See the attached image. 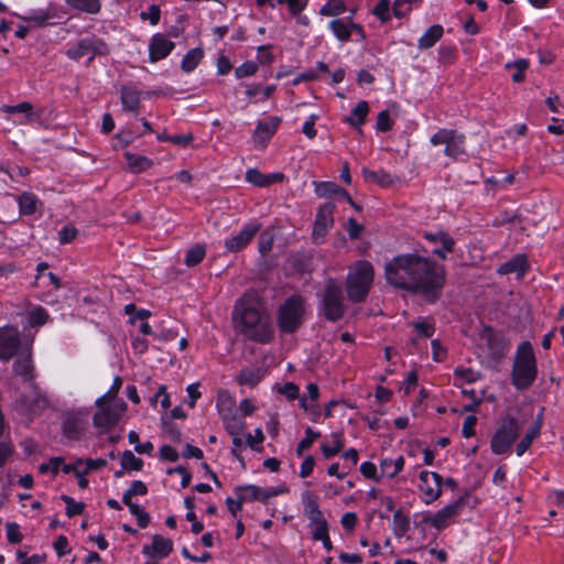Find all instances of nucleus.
Wrapping results in <instances>:
<instances>
[{"instance_id": "69168bd1", "label": "nucleus", "mask_w": 564, "mask_h": 564, "mask_svg": "<svg viewBox=\"0 0 564 564\" xmlns=\"http://www.w3.org/2000/svg\"><path fill=\"white\" fill-rule=\"evenodd\" d=\"M63 434L68 438H77L79 427L75 420H66L63 424Z\"/></svg>"}, {"instance_id": "4468645a", "label": "nucleus", "mask_w": 564, "mask_h": 564, "mask_svg": "<svg viewBox=\"0 0 564 564\" xmlns=\"http://www.w3.org/2000/svg\"><path fill=\"white\" fill-rule=\"evenodd\" d=\"M423 237L434 245L431 252L441 260H445L447 253L454 251L455 240L445 231L425 232Z\"/></svg>"}, {"instance_id": "1a4fd4ad", "label": "nucleus", "mask_w": 564, "mask_h": 564, "mask_svg": "<svg viewBox=\"0 0 564 564\" xmlns=\"http://www.w3.org/2000/svg\"><path fill=\"white\" fill-rule=\"evenodd\" d=\"M470 495L465 492L454 502L445 506L443 509L438 510L433 517H425L424 522L430 523L437 530L444 529L448 525L449 521L457 517L463 508L469 502Z\"/></svg>"}, {"instance_id": "13d9d810", "label": "nucleus", "mask_w": 564, "mask_h": 564, "mask_svg": "<svg viewBox=\"0 0 564 564\" xmlns=\"http://www.w3.org/2000/svg\"><path fill=\"white\" fill-rule=\"evenodd\" d=\"M77 236V229L72 226H65L63 229L58 232V240L62 245L72 242Z\"/></svg>"}, {"instance_id": "3c124183", "label": "nucleus", "mask_w": 564, "mask_h": 564, "mask_svg": "<svg viewBox=\"0 0 564 564\" xmlns=\"http://www.w3.org/2000/svg\"><path fill=\"white\" fill-rule=\"evenodd\" d=\"M47 319V312L43 307L39 306L30 313L29 322L32 326H41L44 325Z\"/></svg>"}, {"instance_id": "603ef678", "label": "nucleus", "mask_w": 564, "mask_h": 564, "mask_svg": "<svg viewBox=\"0 0 564 564\" xmlns=\"http://www.w3.org/2000/svg\"><path fill=\"white\" fill-rule=\"evenodd\" d=\"M148 494V487L147 485L141 481V480H134L130 488L123 494L122 497H126V499L128 500V498H131L133 496H144Z\"/></svg>"}, {"instance_id": "20e7f679", "label": "nucleus", "mask_w": 564, "mask_h": 564, "mask_svg": "<svg viewBox=\"0 0 564 564\" xmlns=\"http://www.w3.org/2000/svg\"><path fill=\"white\" fill-rule=\"evenodd\" d=\"M373 267L368 261H358L346 278L348 299L354 303L364 302L373 282Z\"/></svg>"}, {"instance_id": "7ed1b4c3", "label": "nucleus", "mask_w": 564, "mask_h": 564, "mask_svg": "<svg viewBox=\"0 0 564 564\" xmlns=\"http://www.w3.org/2000/svg\"><path fill=\"white\" fill-rule=\"evenodd\" d=\"M538 375L536 360L533 348L529 341H523L517 350L511 377L512 384L518 390H525L532 386Z\"/></svg>"}, {"instance_id": "79ce46f5", "label": "nucleus", "mask_w": 564, "mask_h": 564, "mask_svg": "<svg viewBox=\"0 0 564 564\" xmlns=\"http://www.w3.org/2000/svg\"><path fill=\"white\" fill-rule=\"evenodd\" d=\"M315 193L319 197H330L337 194L339 185L334 182H314Z\"/></svg>"}, {"instance_id": "58836bf2", "label": "nucleus", "mask_w": 564, "mask_h": 564, "mask_svg": "<svg viewBox=\"0 0 564 564\" xmlns=\"http://www.w3.org/2000/svg\"><path fill=\"white\" fill-rule=\"evenodd\" d=\"M206 254L204 245H196L186 252L185 264L187 267H194L200 263Z\"/></svg>"}, {"instance_id": "774afa93", "label": "nucleus", "mask_w": 564, "mask_h": 564, "mask_svg": "<svg viewBox=\"0 0 564 564\" xmlns=\"http://www.w3.org/2000/svg\"><path fill=\"white\" fill-rule=\"evenodd\" d=\"M140 17H141L142 20H147L148 19L152 25H155V24L159 23L160 17H161L160 7L156 6V4H152L149 8V11L148 12H142Z\"/></svg>"}, {"instance_id": "bf43d9fd", "label": "nucleus", "mask_w": 564, "mask_h": 564, "mask_svg": "<svg viewBox=\"0 0 564 564\" xmlns=\"http://www.w3.org/2000/svg\"><path fill=\"white\" fill-rule=\"evenodd\" d=\"M413 327L415 328V330L417 332L419 335H421L425 338L432 337L435 332L434 325L430 324L425 321H420V322L413 323Z\"/></svg>"}, {"instance_id": "f3484780", "label": "nucleus", "mask_w": 564, "mask_h": 564, "mask_svg": "<svg viewBox=\"0 0 564 564\" xmlns=\"http://www.w3.org/2000/svg\"><path fill=\"white\" fill-rule=\"evenodd\" d=\"M174 47V42L167 40L163 34L153 35L149 45L150 61L155 63L166 57Z\"/></svg>"}, {"instance_id": "72a5a7b5", "label": "nucleus", "mask_w": 564, "mask_h": 564, "mask_svg": "<svg viewBox=\"0 0 564 564\" xmlns=\"http://www.w3.org/2000/svg\"><path fill=\"white\" fill-rule=\"evenodd\" d=\"M204 56L202 48H193L186 53L182 59L181 67L184 72L189 73L196 68Z\"/></svg>"}, {"instance_id": "e2e57ef3", "label": "nucleus", "mask_w": 564, "mask_h": 564, "mask_svg": "<svg viewBox=\"0 0 564 564\" xmlns=\"http://www.w3.org/2000/svg\"><path fill=\"white\" fill-rule=\"evenodd\" d=\"M52 17V14H50L47 11H43V10H39V11H33L31 12L28 17H25L24 19L26 21H30V22H34L35 25H43L50 18Z\"/></svg>"}, {"instance_id": "c756f323", "label": "nucleus", "mask_w": 564, "mask_h": 564, "mask_svg": "<svg viewBox=\"0 0 564 564\" xmlns=\"http://www.w3.org/2000/svg\"><path fill=\"white\" fill-rule=\"evenodd\" d=\"M264 372L260 368H246L237 377L239 384L256 387L263 378Z\"/></svg>"}, {"instance_id": "338daca9", "label": "nucleus", "mask_w": 564, "mask_h": 564, "mask_svg": "<svg viewBox=\"0 0 564 564\" xmlns=\"http://www.w3.org/2000/svg\"><path fill=\"white\" fill-rule=\"evenodd\" d=\"M278 391L284 394L288 400H295L299 398V387L293 382H286L283 387H279Z\"/></svg>"}, {"instance_id": "9b49d317", "label": "nucleus", "mask_w": 564, "mask_h": 564, "mask_svg": "<svg viewBox=\"0 0 564 564\" xmlns=\"http://www.w3.org/2000/svg\"><path fill=\"white\" fill-rule=\"evenodd\" d=\"M335 205L333 203L323 204L316 214L312 237L315 242H321L327 235L328 229L334 224Z\"/></svg>"}, {"instance_id": "680f3d73", "label": "nucleus", "mask_w": 564, "mask_h": 564, "mask_svg": "<svg viewBox=\"0 0 564 564\" xmlns=\"http://www.w3.org/2000/svg\"><path fill=\"white\" fill-rule=\"evenodd\" d=\"M346 229L351 239H358L365 230V227L361 224H358L354 217H350L348 218Z\"/></svg>"}, {"instance_id": "2eb2a0df", "label": "nucleus", "mask_w": 564, "mask_h": 564, "mask_svg": "<svg viewBox=\"0 0 564 564\" xmlns=\"http://www.w3.org/2000/svg\"><path fill=\"white\" fill-rule=\"evenodd\" d=\"M260 224H248L246 225L238 235L232 238L226 240L225 247L229 252H239L243 248H246L254 236L260 230Z\"/></svg>"}, {"instance_id": "6e6552de", "label": "nucleus", "mask_w": 564, "mask_h": 564, "mask_svg": "<svg viewBox=\"0 0 564 564\" xmlns=\"http://www.w3.org/2000/svg\"><path fill=\"white\" fill-rule=\"evenodd\" d=\"M108 53L109 47L107 43L98 37L83 39L75 46L66 51L67 57L72 59H78L88 55V62H91L97 55H107Z\"/></svg>"}, {"instance_id": "4be33fe9", "label": "nucleus", "mask_w": 564, "mask_h": 564, "mask_svg": "<svg viewBox=\"0 0 564 564\" xmlns=\"http://www.w3.org/2000/svg\"><path fill=\"white\" fill-rule=\"evenodd\" d=\"M543 424V410L536 416L530 429L517 445V455L522 456L531 446L532 442L540 435Z\"/></svg>"}, {"instance_id": "423d86ee", "label": "nucleus", "mask_w": 564, "mask_h": 564, "mask_svg": "<svg viewBox=\"0 0 564 564\" xmlns=\"http://www.w3.org/2000/svg\"><path fill=\"white\" fill-rule=\"evenodd\" d=\"M321 308L324 317L329 322H337L345 315L343 289L333 279L327 280L324 285Z\"/></svg>"}, {"instance_id": "6ab92c4d", "label": "nucleus", "mask_w": 564, "mask_h": 564, "mask_svg": "<svg viewBox=\"0 0 564 564\" xmlns=\"http://www.w3.org/2000/svg\"><path fill=\"white\" fill-rule=\"evenodd\" d=\"M13 371L17 376L22 377L25 381H31L34 378V368L30 346H25L21 349L17 360L13 364Z\"/></svg>"}, {"instance_id": "37998d69", "label": "nucleus", "mask_w": 564, "mask_h": 564, "mask_svg": "<svg viewBox=\"0 0 564 564\" xmlns=\"http://www.w3.org/2000/svg\"><path fill=\"white\" fill-rule=\"evenodd\" d=\"M321 437L319 432H314L311 427L305 430V437L297 444L296 455L302 456L303 452L308 449L315 440Z\"/></svg>"}, {"instance_id": "412c9836", "label": "nucleus", "mask_w": 564, "mask_h": 564, "mask_svg": "<svg viewBox=\"0 0 564 564\" xmlns=\"http://www.w3.org/2000/svg\"><path fill=\"white\" fill-rule=\"evenodd\" d=\"M529 270L528 259L524 254H517L497 269L499 274L516 273L518 278L523 276Z\"/></svg>"}, {"instance_id": "6e6d98bb", "label": "nucleus", "mask_w": 564, "mask_h": 564, "mask_svg": "<svg viewBox=\"0 0 564 564\" xmlns=\"http://www.w3.org/2000/svg\"><path fill=\"white\" fill-rule=\"evenodd\" d=\"M7 528V536L8 541L12 544L20 543L23 539L22 533L20 532V527L15 522H9L6 525Z\"/></svg>"}, {"instance_id": "052dcab7", "label": "nucleus", "mask_w": 564, "mask_h": 564, "mask_svg": "<svg viewBox=\"0 0 564 564\" xmlns=\"http://www.w3.org/2000/svg\"><path fill=\"white\" fill-rule=\"evenodd\" d=\"M311 525H314V530L312 531L313 540H315V541L323 540L328 534V523L326 520L312 523Z\"/></svg>"}, {"instance_id": "5fc2aeb1", "label": "nucleus", "mask_w": 564, "mask_h": 564, "mask_svg": "<svg viewBox=\"0 0 564 564\" xmlns=\"http://www.w3.org/2000/svg\"><path fill=\"white\" fill-rule=\"evenodd\" d=\"M246 180L259 187H265V174L257 169H249L246 173Z\"/></svg>"}, {"instance_id": "a211bd4d", "label": "nucleus", "mask_w": 564, "mask_h": 564, "mask_svg": "<svg viewBox=\"0 0 564 564\" xmlns=\"http://www.w3.org/2000/svg\"><path fill=\"white\" fill-rule=\"evenodd\" d=\"M280 123V117H272L269 121H259L253 133L254 143H257L261 149H264L268 141L275 133Z\"/></svg>"}, {"instance_id": "0e129e2a", "label": "nucleus", "mask_w": 564, "mask_h": 564, "mask_svg": "<svg viewBox=\"0 0 564 564\" xmlns=\"http://www.w3.org/2000/svg\"><path fill=\"white\" fill-rule=\"evenodd\" d=\"M360 473L364 477L373 479L376 481L380 480V476L377 474V466L371 462H365L360 466Z\"/></svg>"}, {"instance_id": "09e8293b", "label": "nucleus", "mask_w": 564, "mask_h": 564, "mask_svg": "<svg viewBox=\"0 0 564 564\" xmlns=\"http://www.w3.org/2000/svg\"><path fill=\"white\" fill-rule=\"evenodd\" d=\"M454 375L456 378L467 383L476 382L481 378V373L471 368H456Z\"/></svg>"}, {"instance_id": "cd10ccee", "label": "nucleus", "mask_w": 564, "mask_h": 564, "mask_svg": "<svg viewBox=\"0 0 564 564\" xmlns=\"http://www.w3.org/2000/svg\"><path fill=\"white\" fill-rule=\"evenodd\" d=\"M404 458L403 456H399L397 459L384 458L380 462V476H386L388 478L395 477L403 468Z\"/></svg>"}, {"instance_id": "c03bdc74", "label": "nucleus", "mask_w": 564, "mask_h": 564, "mask_svg": "<svg viewBox=\"0 0 564 564\" xmlns=\"http://www.w3.org/2000/svg\"><path fill=\"white\" fill-rule=\"evenodd\" d=\"M464 143L465 137L459 134L448 147H445V154L449 158L457 159L465 153Z\"/></svg>"}, {"instance_id": "a19ab883", "label": "nucleus", "mask_w": 564, "mask_h": 564, "mask_svg": "<svg viewBox=\"0 0 564 564\" xmlns=\"http://www.w3.org/2000/svg\"><path fill=\"white\" fill-rule=\"evenodd\" d=\"M345 10L346 6L343 0H332L322 7L319 13L325 17H334L344 13Z\"/></svg>"}, {"instance_id": "a878e982", "label": "nucleus", "mask_w": 564, "mask_h": 564, "mask_svg": "<svg viewBox=\"0 0 564 564\" xmlns=\"http://www.w3.org/2000/svg\"><path fill=\"white\" fill-rule=\"evenodd\" d=\"M2 110L8 113L22 112L25 115V120L22 123H31L41 118L40 113L33 112V106L31 102L23 101L15 106H3Z\"/></svg>"}, {"instance_id": "0eeeda50", "label": "nucleus", "mask_w": 564, "mask_h": 564, "mask_svg": "<svg viewBox=\"0 0 564 564\" xmlns=\"http://www.w3.org/2000/svg\"><path fill=\"white\" fill-rule=\"evenodd\" d=\"M521 425L516 417L511 415L503 417L490 442L492 453L496 455L506 453L518 437Z\"/></svg>"}, {"instance_id": "473e14b6", "label": "nucleus", "mask_w": 564, "mask_h": 564, "mask_svg": "<svg viewBox=\"0 0 564 564\" xmlns=\"http://www.w3.org/2000/svg\"><path fill=\"white\" fill-rule=\"evenodd\" d=\"M18 203L20 213L29 216L36 212L39 199L33 193L24 192L18 197Z\"/></svg>"}, {"instance_id": "bb28decb", "label": "nucleus", "mask_w": 564, "mask_h": 564, "mask_svg": "<svg viewBox=\"0 0 564 564\" xmlns=\"http://www.w3.org/2000/svg\"><path fill=\"white\" fill-rule=\"evenodd\" d=\"M443 26L440 24H434L427 29V31L420 37L419 47L421 50H427L443 36Z\"/></svg>"}, {"instance_id": "ddd939ff", "label": "nucleus", "mask_w": 564, "mask_h": 564, "mask_svg": "<svg viewBox=\"0 0 564 564\" xmlns=\"http://www.w3.org/2000/svg\"><path fill=\"white\" fill-rule=\"evenodd\" d=\"M98 411L94 415V424L97 427L110 429L115 426L120 420L121 414L126 410V403L122 402L119 405L101 404L97 405Z\"/></svg>"}, {"instance_id": "4d7b16f0", "label": "nucleus", "mask_w": 564, "mask_h": 564, "mask_svg": "<svg viewBox=\"0 0 564 564\" xmlns=\"http://www.w3.org/2000/svg\"><path fill=\"white\" fill-rule=\"evenodd\" d=\"M258 70V65L254 62L248 61L236 68L235 74L238 78H243L253 75Z\"/></svg>"}, {"instance_id": "a18cd8bd", "label": "nucleus", "mask_w": 564, "mask_h": 564, "mask_svg": "<svg viewBox=\"0 0 564 564\" xmlns=\"http://www.w3.org/2000/svg\"><path fill=\"white\" fill-rule=\"evenodd\" d=\"M121 386H122V379L119 376H117L115 378L113 383H112L111 388L109 389V391L106 394H104L102 397H100L99 399H97L96 405L110 403L119 393Z\"/></svg>"}, {"instance_id": "e433bc0d", "label": "nucleus", "mask_w": 564, "mask_h": 564, "mask_svg": "<svg viewBox=\"0 0 564 564\" xmlns=\"http://www.w3.org/2000/svg\"><path fill=\"white\" fill-rule=\"evenodd\" d=\"M329 26L339 41L346 42L350 39V36H351L350 22L346 23L340 19H335L329 23Z\"/></svg>"}, {"instance_id": "dca6fc26", "label": "nucleus", "mask_w": 564, "mask_h": 564, "mask_svg": "<svg viewBox=\"0 0 564 564\" xmlns=\"http://www.w3.org/2000/svg\"><path fill=\"white\" fill-rule=\"evenodd\" d=\"M239 491L242 492L241 495H246L248 497L247 501L260 500L262 502H268L270 498L286 492L288 489L285 487L263 489L254 485H247L237 487L236 492Z\"/></svg>"}, {"instance_id": "b1692460", "label": "nucleus", "mask_w": 564, "mask_h": 564, "mask_svg": "<svg viewBox=\"0 0 564 564\" xmlns=\"http://www.w3.org/2000/svg\"><path fill=\"white\" fill-rule=\"evenodd\" d=\"M362 176L366 181L376 183L381 187H389L394 184L398 177L391 175L390 173L380 170V171H371L367 167L361 170Z\"/></svg>"}, {"instance_id": "5701e85b", "label": "nucleus", "mask_w": 564, "mask_h": 564, "mask_svg": "<svg viewBox=\"0 0 564 564\" xmlns=\"http://www.w3.org/2000/svg\"><path fill=\"white\" fill-rule=\"evenodd\" d=\"M140 90L132 86H122L121 104L124 110L138 112L140 108Z\"/></svg>"}, {"instance_id": "aec40b11", "label": "nucleus", "mask_w": 564, "mask_h": 564, "mask_svg": "<svg viewBox=\"0 0 564 564\" xmlns=\"http://www.w3.org/2000/svg\"><path fill=\"white\" fill-rule=\"evenodd\" d=\"M173 550V542L170 539H165L160 534L153 536L151 545H144L142 552L148 556L165 557Z\"/></svg>"}, {"instance_id": "9d476101", "label": "nucleus", "mask_w": 564, "mask_h": 564, "mask_svg": "<svg viewBox=\"0 0 564 564\" xmlns=\"http://www.w3.org/2000/svg\"><path fill=\"white\" fill-rule=\"evenodd\" d=\"M21 346L20 332L17 327H0V360L9 361L19 354Z\"/></svg>"}, {"instance_id": "393cba45", "label": "nucleus", "mask_w": 564, "mask_h": 564, "mask_svg": "<svg viewBox=\"0 0 564 564\" xmlns=\"http://www.w3.org/2000/svg\"><path fill=\"white\" fill-rule=\"evenodd\" d=\"M303 502H304L305 514L310 519L311 524L325 520L322 511L319 510L317 499L312 492L306 491L304 494Z\"/></svg>"}, {"instance_id": "4c0bfd02", "label": "nucleus", "mask_w": 564, "mask_h": 564, "mask_svg": "<svg viewBox=\"0 0 564 564\" xmlns=\"http://www.w3.org/2000/svg\"><path fill=\"white\" fill-rule=\"evenodd\" d=\"M459 134L456 130L449 129H440L431 138V143L433 145L445 144L448 147Z\"/></svg>"}, {"instance_id": "2f4dec72", "label": "nucleus", "mask_w": 564, "mask_h": 564, "mask_svg": "<svg viewBox=\"0 0 564 564\" xmlns=\"http://www.w3.org/2000/svg\"><path fill=\"white\" fill-rule=\"evenodd\" d=\"M124 156L127 159L129 170L132 173H141L152 166V161L147 156L135 155L130 152H126Z\"/></svg>"}, {"instance_id": "ea45409f", "label": "nucleus", "mask_w": 564, "mask_h": 564, "mask_svg": "<svg viewBox=\"0 0 564 564\" xmlns=\"http://www.w3.org/2000/svg\"><path fill=\"white\" fill-rule=\"evenodd\" d=\"M121 467L127 470H141L143 467V460L131 451H124L121 458Z\"/></svg>"}, {"instance_id": "f03ea898", "label": "nucleus", "mask_w": 564, "mask_h": 564, "mask_svg": "<svg viewBox=\"0 0 564 564\" xmlns=\"http://www.w3.org/2000/svg\"><path fill=\"white\" fill-rule=\"evenodd\" d=\"M235 330L246 339L268 344L274 329L270 315L254 291L246 292L235 304L232 312Z\"/></svg>"}, {"instance_id": "c9c22d12", "label": "nucleus", "mask_w": 564, "mask_h": 564, "mask_svg": "<svg viewBox=\"0 0 564 564\" xmlns=\"http://www.w3.org/2000/svg\"><path fill=\"white\" fill-rule=\"evenodd\" d=\"M66 2L73 9L91 14L98 13L101 7L99 0H66Z\"/></svg>"}, {"instance_id": "f8f14e48", "label": "nucleus", "mask_w": 564, "mask_h": 564, "mask_svg": "<svg viewBox=\"0 0 564 564\" xmlns=\"http://www.w3.org/2000/svg\"><path fill=\"white\" fill-rule=\"evenodd\" d=\"M443 477L437 473L423 470L420 473V490L424 494L426 505L437 500L442 495Z\"/></svg>"}, {"instance_id": "c85d7f7f", "label": "nucleus", "mask_w": 564, "mask_h": 564, "mask_svg": "<svg viewBox=\"0 0 564 564\" xmlns=\"http://www.w3.org/2000/svg\"><path fill=\"white\" fill-rule=\"evenodd\" d=\"M369 112L368 102L362 100L359 101L356 107L351 111V117H348L346 121L354 128L360 130V126L366 121L367 115Z\"/></svg>"}, {"instance_id": "f704fd0d", "label": "nucleus", "mask_w": 564, "mask_h": 564, "mask_svg": "<svg viewBox=\"0 0 564 564\" xmlns=\"http://www.w3.org/2000/svg\"><path fill=\"white\" fill-rule=\"evenodd\" d=\"M410 530V518L400 509L393 514V533L401 538Z\"/></svg>"}, {"instance_id": "39448f33", "label": "nucleus", "mask_w": 564, "mask_h": 564, "mask_svg": "<svg viewBox=\"0 0 564 564\" xmlns=\"http://www.w3.org/2000/svg\"><path fill=\"white\" fill-rule=\"evenodd\" d=\"M305 315V300L301 295L288 297L278 310V327L281 333L293 334L303 324Z\"/></svg>"}, {"instance_id": "49530a36", "label": "nucleus", "mask_w": 564, "mask_h": 564, "mask_svg": "<svg viewBox=\"0 0 564 564\" xmlns=\"http://www.w3.org/2000/svg\"><path fill=\"white\" fill-rule=\"evenodd\" d=\"M334 437H335L334 446H329L327 444H323L321 446V451L326 458H330V457L337 455L344 448V440H343L341 434H334Z\"/></svg>"}, {"instance_id": "f257e3e1", "label": "nucleus", "mask_w": 564, "mask_h": 564, "mask_svg": "<svg viewBox=\"0 0 564 564\" xmlns=\"http://www.w3.org/2000/svg\"><path fill=\"white\" fill-rule=\"evenodd\" d=\"M445 267L417 251L393 257L384 267L387 282L395 289L421 295L435 303L446 282Z\"/></svg>"}, {"instance_id": "8fccbe9b", "label": "nucleus", "mask_w": 564, "mask_h": 564, "mask_svg": "<svg viewBox=\"0 0 564 564\" xmlns=\"http://www.w3.org/2000/svg\"><path fill=\"white\" fill-rule=\"evenodd\" d=\"M389 9H390L389 0H379L372 10V13L376 17H378L381 20V22L386 23L390 20Z\"/></svg>"}, {"instance_id": "864d4df0", "label": "nucleus", "mask_w": 564, "mask_h": 564, "mask_svg": "<svg viewBox=\"0 0 564 564\" xmlns=\"http://www.w3.org/2000/svg\"><path fill=\"white\" fill-rule=\"evenodd\" d=\"M393 127V120L390 118L389 111L383 110L377 117V130L381 132L390 131Z\"/></svg>"}, {"instance_id": "de8ad7c7", "label": "nucleus", "mask_w": 564, "mask_h": 564, "mask_svg": "<svg viewBox=\"0 0 564 564\" xmlns=\"http://www.w3.org/2000/svg\"><path fill=\"white\" fill-rule=\"evenodd\" d=\"M506 67H516L517 72L512 75V80L514 83H522L525 78L524 70L529 67V61L525 58H520L513 63H508Z\"/></svg>"}, {"instance_id": "7c9ffc66", "label": "nucleus", "mask_w": 564, "mask_h": 564, "mask_svg": "<svg viewBox=\"0 0 564 564\" xmlns=\"http://www.w3.org/2000/svg\"><path fill=\"white\" fill-rule=\"evenodd\" d=\"M225 429L232 436L234 446H241L242 441L240 438V433L245 429L243 422L238 420L235 415L231 417H224Z\"/></svg>"}]
</instances>
